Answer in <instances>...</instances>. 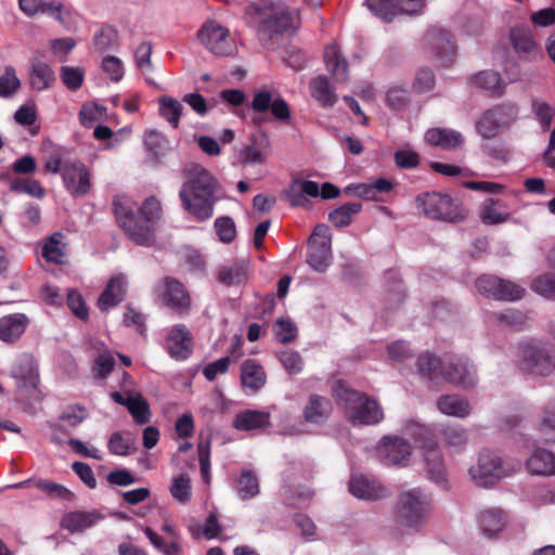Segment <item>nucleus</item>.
<instances>
[{"label": "nucleus", "instance_id": "nucleus-1", "mask_svg": "<svg viewBox=\"0 0 555 555\" xmlns=\"http://www.w3.org/2000/svg\"><path fill=\"white\" fill-rule=\"evenodd\" d=\"M179 197L185 211L199 221L208 220L214 215V207L222 197L218 180L203 166L192 164L184 170Z\"/></svg>", "mask_w": 555, "mask_h": 555}, {"label": "nucleus", "instance_id": "nucleus-2", "mask_svg": "<svg viewBox=\"0 0 555 555\" xmlns=\"http://www.w3.org/2000/svg\"><path fill=\"white\" fill-rule=\"evenodd\" d=\"M113 206L118 224L133 243L142 246L154 243L153 225L162 216V205L156 197L151 196L143 202L140 217L134 214V203L127 197L115 198Z\"/></svg>", "mask_w": 555, "mask_h": 555}, {"label": "nucleus", "instance_id": "nucleus-3", "mask_svg": "<svg viewBox=\"0 0 555 555\" xmlns=\"http://www.w3.org/2000/svg\"><path fill=\"white\" fill-rule=\"evenodd\" d=\"M333 393L344 404L349 420L354 425H375L384 418L377 401L349 388L341 380L336 382Z\"/></svg>", "mask_w": 555, "mask_h": 555}, {"label": "nucleus", "instance_id": "nucleus-4", "mask_svg": "<svg viewBox=\"0 0 555 555\" xmlns=\"http://www.w3.org/2000/svg\"><path fill=\"white\" fill-rule=\"evenodd\" d=\"M433 507V499L422 488L402 492L396 506V518L401 527L420 531L426 524Z\"/></svg>", "mask_w": 555, "mask_h": 555}, {"label": "nucleus", "instance_id": "nucleus-5", "mask_svg": "<svg viewBox=\"0 0 555 555\" xmlns=\"http://www.w3.org/2000/svg\"><path fill=\"white\" fill-rule=\"evenodd\" d=\"M416 207L429 219L446 222H460L465 219L466 211L449 194L441 192H424L415 198Z\"/></svg>", "mask_w": 555, "mask_h": 555}, {"label": "nucleus", "instance_id": "nucleus-6", "mask_svg": "<svg viewBox=\"0 0 555 555\" xmlns=\"http://www.w3.org/2000/svg\"><path fill=\"white\" fill-rule=\"evenodd\" d=\"M519 467V463H508L499 454L483 450L480 452L477 463L469 468V475L477 486L488 488L500 479L511 476Z\"/></svg>", "mask_w": 555, "mask_h": 555}, {"label": "nucleus", "instance_id": "nucleus-7", "mask_svg": "<svg viewBox=\"0 0 555 555\" xmlns=\"http://www.w3.org/2000/svg\"><path fill=\"white\" fill-rule=\"evenodd\" d=\"M520 370L538 376L550 374L555 369V348L540 341H530L520 348Z\"/></svg>", "mask_w": 555, "mask_h": 555}, {"label": "nucleus", "instance_id": "nucleus-8", "mask_svg": "<svg viewBox=\"0 0 555 555\" xmlns=\"http://www.w3.org/2000/svg\"><path fill=\"white\" fill-rule=\"evenodd\" d=\"M201 43L216 56H235L237 46L228 28L210 20L203 24L198 30Z\"/></svg>", "mask_w": 555, "mask_h": 555}, {"label": "nucleus", "instance_id": "nucleus-9", "mask_svg": "<svg viewBox=\"0 0 555 555\" xmlns=\"http://www.w3.org/2000/svg\"><path fill=\"white\" fill-rule=\"evenodd\" d=\"M308 264L317 272L323 273L332 262L331 233L326 224H318L309 238Z\"/></svg>", "mask_w": 555, "mask_h": 555}, {"label": "nucleus", "instance_id": "nucleus-10", "mask_svg": "<svg viewBox=\"0 0 555 555\" xmlns=\"http://www.w3.org/2000/svg\"><path fill=\"white\" fill-rule=\"evenodd\" d=\"M155 292L163 306L179 315L189 313L191 296L180 281L167 276L156 286Z\"/></svg>", "mask_w": 555, "mask_h": 555}, {"label": "nucleus", "instance_id": "nucleus-11", "mask_svg": "<svg viewBox=\"0 0 555 555\" xmlns=\"http://www.w3.org/2000/svg\"><path fill=\"white\" fill-rule=\"evenodd\" d=\"M480 294L495 300L513 301L524 297L525 288L507 280L483 274L476 281Z\"/></svg>", "mask_w": 555, "mask_h": 555}, {"label": "nucleus", "instance_id": "nucleus-12", "mask_svg": "<svg viewBox=\"0 0 555 555\" xmlns=\"http://www.w3.org/2000/svg\"><path fill=\"white\" fill-rule=\"evenodd\" d=\"M420 434L425 438L422 449L424 451L425 468L428 478L437 485L447 488L446 467L438 444L435 440L427 437L429 434L427 428H420Z\"/></svg>", "mask_w": 555, "mask_h": 555}, {"label": "nucleus", "instance_id": "nucleus-13", "mask_svg": "<svg viewBox=\"0 0 555 555\" xmlns=\"http://www.w3.org/2000/svg\"><path fill=\"white\" fill-rule=\"evenodd\" d=\"M250 107L256 113H267L271 111L274 118L279 120H288L291 109L286 101L278 93L263 88L255 92Z\"/></svg>", "mask_w": 555, "mask_h": 555}, {"label": "nucleus", "instance_id": "nucleus-14", "mask_svg": "<svg viewBox=\"0 0 555 555\" xmlns=\"http://www.w3.org/2000/svg\"><path fill=\"white\" fill-rule=\"evenodd\" d=\"M442 377L462 388H472L477 383L476 369L468 359L455 358L443 363Z\"/></svg>", "mask_w": 555, "mask_h": 555}, {"label": "nucleus", "instance_id": "nucleus-15", "mask_svg": "<svg viewBox=\"0 0 555 555\" xmlns=\"http://www.w3.org/2000/svg\"><path fill=\"white\" fill-rule=\"evenodd\" d=\"M62 178L66 190L74 196H83L90 191L89 170L79 160L65 163Z\"/></svg>", "mask_w": 555, "mask_h": 555}, {"label": "nucleus", "instance_id": "nucleus-16", "mask_svg": "<svg viewBox=\"0 0 555 555\" xmlns=\"http://www.w3.org/2000/svg\"><path fill=\"white\" fill-rule=\"evenodd\" d=\"M166 348L171 358L178 361L188 359L192 353V334L183 324L170 328Z\"/></svg>", "mask_w": 555, "mask_h": 555}, {"label": "nucleus", "instance_id": "nucleus-17", "mask_svg": "<svg viewBox=\"0 0 555 555\" xmlns=\"http://www.w3.org/2000/svg\"><path fill=\"white\" fill-rule=\"evenodd\" d=\"M88 415L87 409L81 405H70L66 408L59 416V421L51 426L53 429L51 441L56 444H63L64 440L59 436V433L65 435L69 434L70 430L80 425Z\"/></svg>", "mask_w": 555, "mask_h": 555}, {"label": "nucleus", "instance_id": "nucleus-18", "mask_svg": "<svg viewBox=\"0 0 555 555\" xmlns=\"http://www.w3.org/2000/svg\"><path fill=\"white\" fill-rule=\"evenodd\" d=\"M412 452L411 444L400 437H384L379 453L383 463L387 466L398 465L405 462Z\"/></svg>", "mask_w": 555, "mask_h": 555}, {"label": "nucleus", "instance_id": "nucleus-19", "mask_svg": "<svg viewBox=\"0 0 555 555\" xmlns=\"http://www.w3.org/2000/svg\"><path fill=\"white\" fill-rule=\"evenodd\" d=\"M293 26V16L286 10H280L264 18L258 28V36L266 47L275 35L287 31Z\"/></svg>", "mask_w": 555, "mask_h": 555}, {"label": "nucleus", "instance_id": "nucleus-20", "mask_svg": "<svg viewBox=\"0 0 555 555\" xmlns=\"http://www.w3.org/2000/svg\"><path fill=\"white\" fill-rule=\"evenodd\" d=\"M11 376L21 389H35L39 382L38 371L33 357L23 354L16 359L11 369Z\"/></svg>", "mask_w": 555, "mask_h": 555}, {"label": "nucleus", "instance_id": "nucleus-21", "mask_svg": "<svg viewBox=\"0 0 555 555\" xmlns=\"http://www.w3.org/2000/svg\"><path fill=\"white\" fill-rule=\"evenodd\" d=\"M128 281L125 274L113 275L103 293L98 299V307L101 311H107L112 307L120 304L127 294Z\"/></svg>", "mask_w": 555, "mask_h": 555}, {"label": "nucleus", "instance_id": "nucleus-22", "mask_svg": "<svg viewBox=\"0 0 555 555\" xmlns=\"http://www.w3.org/2000/svg\"><path fill=\"white\" fill-rule=\"evenodd\" d=\"M352 495L358 499L375 501L387 496V489L376 479L366 476H352L349 482Z\"/></svg>", "mask_w": 555, "mask_h": 555}, {"label": "nucleus", "instance_id": "nucleus-23", "mask_svg": "<svg viewBox=\"0 0 555 555\" xmlns=\"http://www.w3.org/2000/svg\"><path fill=\"white\" fill-rule=\"evenodd\" d=\"M111 398L114 402L124 405L127 408L135 423L138 424H146L151 418V411L149 403L141 395H131L127 396L121 395L118 391H114L111 393Z\"/></svg>", "mask_w": 555, "mask_h": 555}, {"label": "nucleus", "instance_id": "nucleus-24", "mask_svg": "<svg viewBox=\"0 0 555 555\" xmlns=\"http://www.w3.org/2000/svg\"><path fill=\"white\" fill-rule=\"evenodd\" d=\"M30 323L24 313H12L0 318V340L15 343L25 333Z\"/></svg>", "mask_w": 555, "mask_h": 555}, {"label": "nucleus", "instance_id": "nucleus-25", "mask_svg": "<svg viewBox=\"0 0 555 555\" xmlns=\"http://www.w3.org/2000/svg\"><path fill=\"white\" fill-rule=\"evenodd\" d=\"M427 36L428 40L434 44L441 65H450L453 62L456 50L451 34L443 29H434L429 31Z\"/></svg>", "mask_w": 555, "mask_h": 555}, {"label": "nucleus", "instance_id": "nucleus-26", "mask_svg": "<svg viewBox=\"0 0 555 555\" xmlns=\"http://www.w3.org/2000/svg\"><path fill=\"white\" fill-rule=\"evenodd\" d=\"M28 80L34 90L44 91L54 85L56 77L54 70L49 64L38 59H34L30 62Z\"/></svg>", "mask_w": 555, "mask_h": 555}, {"label": "nucleus", "instance_id": "nucleus-27", "mask_svg": "<svg viewBox=\"0 0 555 555\" xmlns=\"http://www.w3.org/2000/svg\"><path fill=\"white\" fill-rule=\"evenodd\" d=\"M332 411L331 401L320 395H311L302 410L304 418L309 424H323Z\"/></svg>", "mask_w": 555, "mask_h": 555}, {"label": "nucleus", "instance_id": "nucleus-28", "mask_svg": "<svg viewBox=\"0 0 555 555\" xmlns=\"http://www.w3.org/2000/svg\"><path fill=\"white\" fill-rule=\"evenodd\" d=\"M526 467L531 475H555V454L546 449L538 448L527 460Z\"/></svg>", "mask_w": 555, "mask_h": 555}, {"label": "nucleus", "instance_id": "nucleus-29", "mask_svg": "<svg viewBox=\"0 0 555 555\" xmlns=\"http://www.w3.org/2000/svg\"><path fill=\"white\" fill-rule=\"evenodd\" d=\"M241 380L244 388L257 392L267 382L264 369L256 360L248 359L241 366Z\"/></svg>", "mask_w": 555, "mask_h": 555}, {"label": "nucleus", "instance_id": "nucleus-30", "mask_svg": "<svg viewBox=\"0 0 555 555\" xmlns=\"http://www.w3.org/2000/svg\"><path fill=\"white\" fill-rule=\"evenodd\" d=\"M324 63L326 69L332 74L336 81H346L348 79V62L341 55L336 43H332L324 49Z\"/></svg>", "mask_w": 555, "mask_h": 555}, {"label": "nucleus", "instance_id": "nucleus-31", "mask_svg": "<svg viewBox=\"0 0 555 555\" xmlns=\"http://www.w3.org/2000/svg\"><path fill=\"white\" fill-rule=\"evenodd\" d=\"M248 279V260L236 259L223 266L218 274V281L225 286L241 285Z\"/></svg>", "mask_w": 555, "mask_h": 555}, {"label": "nucleus", "instance_id": "nucleus-32", "mask_svg": "<svg viewBox=\"0 0 555 555\" xmlns=\"http://www.w3.org/2000/svg\"><path fill=\"white\" fill-rule=\"evenodd\" d=\"M506 519L505 512L495 507L481 511L478 517L482 533L489 538L496 535L505 528Z\"/></svg>", "mask_w": 555, "mask_h": 555}, {"label": "nucleus", "instance_id": "nucleus-33", "mask_svg": "<svg viewBox=\"0 0 555 555\" xmlns=\"http://www.w3.org/2000/svg\"><path fill=\"white\" fill-rule=\"evenodd\" d=\"M320 186L311 180L294 179L287 194L288 201L294 207H302L307 204L306 196L317 197Z\"/></svg>", "mask_w": 555, "mask_h": 555}, {"label": "nucleus", "instance_id": "nucleus-34", "mask_svg": "<svg viewBox=\"0 0 555 555\" xmlns=\"http://www.w3.org/2000/svg\"><path fill=\"white\" fill-rule=\"evenodd\" d=\"M425 139L429 144L440 146L444 150L455 149L461 146L464 142V138L461 132L441 128L427 130Z\"/></svg>", "mask_w": 555, "mask_h": 555}, {"label": "nucleus", "instance_id": "nucleus-35", "mask_svg": "<svg viewBox=\"0 0 555 555\" xmlns=\"http://www.w3.org/2000/svg\"><path fill=\"white\" fill-rule=\"evenodd\" d=\"M438 410L449 416L464 418L470 413V404L467 399L457 395H444L437 401Z\"/></svg>", "mask_w": 555, "mask_h": 555}, {"label": "nucleus", "instance_id": "nucleus-36", "mask_svg": "<svg viewBox=\"0 0 555 555\" xmlns=\"http://www.w3.org/2000/svg\"><path fill=\"white\" fill-rule=\"evenodd\" d=\"M101 519L98 512H72L62 519V527L70 532H81L94 526Z\"/></svg>", "mask_w": 555, "mask_h": 555}, {"label": "nucleus", "instance_id": "nucleus-37", "mask_svg": "<svg viewBox=\"0 0 555 555\" xmlns=\"http://www.w3.org/2000/svg\"><path fill=\"white\" fill-rule=\"evenodd\" d=\"M269 420L268 412L247 410L235 416L233 426L238 430H251L269 425Z\"/></svg>", "mask_w": 555, "mask_h": 555}, {"label": "nucleus", "instance_id": "nucleus-38", "mask_svg": "<svg viewBox=\"0 0 555 555\" xmlns=\"http://www.w3.org/2000/svg\"><path fill=\"white\" fill-rule=\"evenodd\" d=\"M512 42L515 51L526 60L535 61L542 56L539 46L529 33L512 34Z\"/></svg>", "mask_w": 555, "mask_h": 555}, {"label": "nucleus", "instance_id": "nucleus-39", "mask_svg": "<svg viewBox=\"0 0 555 555\" xmlns=\"http://www.w3.org/2000/svg\"><path fill=\"white\" fill-rule=\"evenodd\" d=\"M472 81L477 87L485 89L495 95L503 94L506 86L501 79L500 74L494 70L480 72L472 78Z\"/></svg>", "mask_w": 555, "mask_h": 555}, {"label": "nucleus", "instance_id": "nucleus-40", "mask_svg": "<svg viewBox=\"0 0 555 555\" xmlns=\"http://www.w3.org/2000/svg\"><path fill=\"white\" fill-rule=\"evenodd\" d=\"M531 112L534 115L535 120L539 122L542 131H548L555 116V107L541 98L532 96Z\"/></svg>", "mask_w": 555, "mask_h": 555}, {"label": "nucleus", "instance_id": "nucleus-41", "mask_svg": "<svg viewBox=\"0 0 555 555\" xmlns=\"http://www.w3.org/2000/svg\"><path fill=\"white\" fill-rule=\"evenodd\" d=\"M311 95L323 106H333L336 103V94L331 88L325 76H318L310 82Z\"/></svg>", "mask_w": 555, "mask_h": 555}, {"label": "nucleus", "instance_id": "nucleus-42", "mask_svg": "<svg viewBox=\"0 0 555 555\" xmlns=\"http://www.w3.org/2000/svg\"><path fill=\"white\" fill-rule=\"evenodd\" d=\"M509 217V212L505 209V205L500 199L489 198L486 201L481 219L487 224H499L505 222Z\"/></svg>", "mask_w": 555, "mask_h": 555}, {"label": "nucleus", "instance_id": "nucleus-43", "mask_svg": "<svg viewBox=\"0 0 555 555\" xmlns=\"http://www.w3.org/2000/svg\"><path fill=\"white\" fill-rule=\"evenodd\" d=\"M63 240L64 235L60 232H55L47 238L42 246L41 255L48 262H63L65 256Z\"/></svg>", "mask_w": 555, "mask_h": 555}, {"label": "nucleus", "instance_id": "nucleus-44", "mask_svg": "<svg viewBox=\"0 0 555 555\" xmlns=\"http://www.w3.org/2000/svg\"><path fill=\"white\" fill-rule=\"evenodd\" d=\"M158 104L160 116L165 118L172 128H178L183 112L182 103L170 96H162L158 100Z\"/></svg>", "mask_w": 555, "mask_h": 555}, {"label": "nucleus", "instance_id": "nucleus-45", "mask_svg": "<svg viewBox=\"0 0 555 555\" xmlns=\"http://www.w3.org/2000/svg\"><path fill=\"white\" fill-rule=\"evenodd\" d=\"M361 203H346L328 215L330 222L336 228L347 227L354 215L361 211Z\"/></svg>", "mask_w": 555, "mask_h": 555}, {"label": "nucleus", "instance_id": "nucleus-46", "mask_svg": "<svg viewBox=\"0 0 555 555\" xmlns=\"http://www.w3.org/2000/svg\"><path fill=\"white\" fill-rule=\"evenodd\" d=\"M443 363L430 353H423L417 359V372L429 380L442 375Z\"/></svg>", "mask_w": 555, "mask_h": 555}, {"label": "nucleus", "instance_id": "nucleus-47", "mask_svg": "<svg viewBox=\"0 0 555 555\" xmlns=\"http://www.w3.org/2000/svg\"><path fill=\"white\" fill-rule=\"evenodd\" d=\"M367 9L386 23L392 22L398 14L395 0H365Z\"/></svg>", "mask_w": 555, "mask_h": 555}, {"label": "nucleus", "instance_id": "nucleus-48", "mask_svg": "<svg viewBox=\"0 0 555 555\" xmlns=\"http://www.w3.org/2000/svg\"><path fill=\"white\" fill-rule=\"evenodd\" d=\"M34 486L46 493L51 499H60L65 501H72L74 493L61 483H56L47 479H38L34 482Z\"/></svg>", "mask_w": 555, "mask_h": 555}, {"label": "nucleus", "instance_id": "nucleus-49", "mask_svg": "<svg viewBox=\"0 0 555 555\" xmlns=\"http://www.w3.org/2000/svg\"><path fill=\"white\" fill-rule=\"evenodd\" d=\"M146 538L150 540L152 545L165 555H180L181 546L176 540L166 541L163 537L157 534L154 530L146 527L144 529Z\"/></svg>", "mask_w": 555, "mask_h": 555}, {"label": "nucleus", "instance_id": "nucleus-50", "mask_svg": "<svg viewBox=\"0 0 555 555\" xmlns=\"http://www.w3.org/2000/svg\"><path fill=\"white\" fill-rule=\"evenodd\" d=\"M540 433L547 443H555V401L545 405L540 423Z\"/></svg>", "mask_w": 555, "mask_h": 555}, {"label": "nucleus", "instance_id": "nucleus-51", "mask_svg": "<svg viewBox=\"0 0 555 555\" xmlns=\"http://www.w3.org/2000/svg\"><path fill=\"white\" fill-rule=\"evenodd\" d=\"M236 489L243 499L256 496L259 493V481L257 476L249 469L243 470L237 480Z\"/></svg>", "mask_w": 555, "mask_h": 555}, {"label": "nucleus", "instance_id": "nucleus-52", "mask_svg": "<svg viewBox=\"0 0 555 555\" xmlns=\"http://www.w3.org/2000/svg\"><path fill=\"white\" fill-rule=\"evenodd\" d=\"M276 357L289 375L299 374L304 369V361L301 356L292 349H284L276 352Z\"/></svg>", "mask_w": 555, "mask_h": 555}, {"label": "nucleus", "instance_id": "nucleus-53", "mask_svg": "<svg viewBox=\"0 0 555 555\" xmlns=\"http://www.w3.org/2000/svg\"><path fill=\"white\" fill-rule=\"evenodd\" d=\"M21 88V80L14 67L7 66L4 74L0 76V98H11Z\"/></svg>", "mask_w": 555, "mask_h": 555}, {"label": "nucleus", "instance_id": "nucleus-54", "mask_svg": "<svg viewBox=\"0 0 555 555\" xmlns=\"http://www.w3.org/2000/svg\"><path fill=\"white\" fill-rule=\"evenodd\" d=\"M10 189L15 193H25L35 198H42L46 194L40 182L34 179H15L11 182Z\"/></svg>", "mask_w": 555, "mask_h": 555}, {"label": "nucleus", "instance_id": "nucleus-55", "mask_svg": "<svg viewBox=\"0 0 555 555\" xmlns=\"http://www.w3.org/2000/svg\"><path fill=\"white\" fill-rule=\"evenodd\" d=\"M60 77L70 91H77L83 83L85 70L82 67L62 66Z\"/></svg>", "mask_w": 555, "mask_h": 555}, {"label": "nucleus", "instance_id": "nucleus-56", "mask_svg": "<svg viewBox=\"0 0 555 555\" xmlns=\"http://www.w3.org/2000/svg\"><path fill=\"white\" fill-rule=\"evenodd\" d=\"M531 289L547 299H555V274L545 273L537 276L531 283Z\"/></svg>", "mask_w": 555, "mask_h": 555}, {"label": "nucleus", "instance_id": "nucleus-57", "mask_svg": "<svg viewBox=\"0 0 555 555\" xmlns=\"http://www.w3.org/2000/svg\"><path fill=\"white\" fill-rule=\"evenodd\" d=\"M117 41V31L111 26L101 27L94 35L95 49L105 52L114 48Z\"/></svg>", "mask_w": 555, "mask_h": 555}, {"label": "nucleus", "instance_id": "nucleus-58", "mask_svg": "<svg viewBox=\"0 0 555 555\" xmlns=\"http://www.w3.org/2000/svg\"><path fill=\"white\" fill-rule=\"evenodd\" d=\"M276 339L282 344H289L297 337V327L288 319H278L273 325Z\"/></svg>", "mask_w": 555, "mask_h": 555}, {"label": "nucleus", "instance_id": "nucleus-59", "mask_svg": "<svg viewBox=\"0 0 555 555\" xmlns=\"http://www.w3.org/2000/svg\"><path fill=\"white\" fill-rule=\"evenodd\" d=\"M240 162L243 166L263 164L267 159V155L256 145V140L253 139L249 145L241 149L238 153Z\"/></svg>", "mask_w": 555, "mask_h": 555}, {"label": "nucleus", "instance_id": "nucleus-60", "mask_svg": "<svg viewBox=\"0 0 555 555\" xmlns=\"http://www.w3.org/2000/svg\"><path fill=\"white\" fill-rule=\"evenodd\" d=\"M500 128L501 126L496 122L491 109L485 112L476 122V130L483 139L494 138Z\"/></svg>", "mask_w": 555, "mask_h": 555}, {"label": "nucleus", "instance_id": "nucleus-61", "mask_svg": "<svg viewBox=\"0 0 555 555\" xmlns=\"http://www.w3.org/2000/svg\"><path fill=\"white\" fill-rule=\"evenodd\" d=\"M133 441L130 437L124 436L121 433H114L107 443V448L112 454L126 456L132 451Z\"/></svg>", "mask_w": 555, "mask_h": 555}, {"label": "nucleus", "instance_id": "nucleus-62", "mask_svg": "<svg viewBox=\"0 0 555 555\" xmlns=\"http://www.w3.org/2000/svg\"><path fill=\"white\" fill-rule=\"evenodd\" d=\"M493 117L501 127L509 126L518 118L519 108L516 104H503L491 108Z\"/></svg>", "mask_w": 555, "mask_h": 555}, {"label": "nucleus", "instance_id": "nucleus-63", "mask_svg": "<svg viewBox=\"0 0 555 555\" xmlns=\"http://www.w3.org/2000/svg\"><path fill=\"white\" fill-rule=\"evenodd\" d=\"M170 493L180 503H186L191 498L190 478L185 475L176 477L170 487Z\"/></svg>", "mask_w": 555, "mask_h": 555}, {"label": "nucleus", "instance_id": "nucleus-64", "mask_svg": "<svg viewBox=\"0 0 555 555\" xmlns=\"http://www.w3.org/2000/svg\"><path fill=\"white\" fill-rule=\"evenodd\" d=\"M215 229L221 242L229 244L236 235L235 223L230 217H219L215 220Z\"/></svg>", "mask_w": 555, "mask_h": 555}]
</instances>
